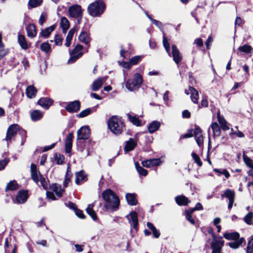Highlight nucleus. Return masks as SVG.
Segmentation results:
<instances>
[{"label": "nucleus", "mask_w": 253, "mask_h": 253, "mask_svg": "<svg viewBox=\"0 0 253 253\" xmlns=\"http://www.w3.org/2000/svg\"><path fill=\"white\" fill-rule=\"evenodd\" d=\"M102 196L105 202L103 206L104 211H116L120 205V200L118 196L110 189L104 190Z\"/></svg>", "instance_id": "f257e3e1"}, {"label": "nucleus", "mask_w": 253, "mask_h": 253, "mask_svg": "<svg viewBox=\"0 0 253 253\" xmlns=\"http://www.w3.org/2000/svg\"><path fill=\"white\" fill-rule=\"evenodd\" d=\"M108 126L111 131L115 135L121 134L125 128L124 123L116 116H112L108 120Z\"/></svg>", "instance_id": "f03ea898"}, {"label": "nucleus", "mask_w": 253, "mask_h": 253, "mask_svg": "<svg viewBox=\"0 0 253 253\" xmlns=\"http://www.w3.org/2000/svg\"><path fill=\"white\" fill-rule=\"evenodd\" d=\"M106 8L105 4L101 0L90 3L87 7L89 14L92 17H100Z\"/></svg>", "instance_id": "7ed1b4c3"}, {"label": "nucleus", "mask_w": 253, "mask_h": 253, "mask_svg": "<svg viewBox=\"0 0 253 253\" xmlns=\"http://www.w3.org/2000/svg\"><path fill=\"white\" fill-rule=\"evenodd\" d=\"M143 83L142 76L139 73L134 75L132 80H128L126 83V87L130 91L138 88Z\"/></svg>", "instance_id": "20e7f679"}, {"label": "nucleus", "mask_w": 253, "mask_h": 253, "mask_svg": "<svg viewBox=\"0 0 253 253\" xmlns=\"http://www.w3.org/2000/svg\"><path fill=\"white\" fill-rule=\"evenodd\" d=\"M90 136V129L88 126L81 127L77 131V140H85L89 138Z\"/></svg>", "instance_id": "39448f33"}, {"label": "nucleus", "mask_w": 253, "mask_h": 253, "mask_svg": "<svg viewBox=\"0 0 253 253\" xmlns=\"http://www.w3.org/2000/svg\"><path fill=\"white\" fill-rule=\"evenodd\" d=\"M69 13L70 16L73 18L83 17V11L82 7L79 5H74L69 8Z\"/></svg>", "instance_id": "423d86ee"}, {"label": "nucleus", "mask_w": 253, "mask_h": 253, "mask_svg": "<svg viewBox=\"0 0 253 253\" xmlns=\"http://www.w3.org/2000/svg\"><path fill=\"white\" fill-rule=\"evenodd\" d=\"M223 245L224 241L222 240V237L213 239L212 242L211 243L212 252L221 251Z\"/></svg>", "instance_id": "0eeeda50"}, {"label": "nucleus", "mask_w": 253, "mask_h": 253, "mask_svg": "<svg viewBox=\"0 0 253 253\" xmlns=\"http://www.w3.org/2000/svg\"><path fill=\"white\" fill-rule=\"evenodd\" d=\"M80 102L79 100H75L69 102L65 109L69 113H76L80 110Z\"/></svg>", "instance_id": "6e6552de"}, {"label": "nucleus", "mask_w": 253, "mask_h": 253, "mask_svg": "<svg viewBox=\"0 0 253 253\" xmlns=\"http://www.w3.org/2000/svg\"><path fill=\"white\" fill-rule=\"evenodd\" d=\"M28 198V194L27 191L22 190H20L17 193L15 201L17 204H23L27 201Z\"/></svg>", "instance_id": "1a4fd4ad"}, {"label": "nucleus", "mask_w": 253, "mask_h": 253, "mask_svg": "<svg viewBox=\"0 0 253 253\" xmlns=\"http://www.w3.org/2000/svg\"><path fill=\"white\" fill-rule=\"evenodd\" d=\"M171 49V56L173 57V60L178 65L182 60V56L175 45H172Z\"/></svg>", "instance_id": "9d476101"}, {"label": "nucleus", "mask_w": 253, "mask_h": 253, "mask_svg": "<svg viewBox=\"0 0 253 253\" xmlns=\"http://www.w3.org/2000/svg\"><path fill=\"white\" fill-rule=\"evenodd\" d=\"M126 217L129 220V222L131 221L133 224V228L137 230L138 229V215L136 212L131 211L129 215L126 216Z\"/></svg>", "instance_id": "9b49d317"}, {"label": "nucleus", "mask_w": 253, "mask_h": 253, "mask_svg": "<svg viewBox=\"0 0 253 253\" xmlns=\"http://www.w3.org/2000/svg\"><path fill=\"white\" fill-rule=\"evenodd\" d=\"M194 133L197 144L199 146H201L203 144V136L201 129L199 126H196Z\"/></svg>", "instance_id": "f8f14e48"}, {"label": "nucleus", "mask_w": 253, "mask_h": 253, "mask_svg": "<svg viewBox=\"0 0 253 253\" xmlns=\"http://www.w3.org/2000/svg\"><path fill=\"white\" fill-rule=\"evenodd\" d=\"M53 103V100L49 97L41 98L38 101V104L45 109H48Z\"/></svg>", "instance_id": "ddd939ff"}, {"label": "nucleus", "mask_w": 253, "mask_h": 253, "mask_svg": "<svg viewBox=\"0 0 253 253\" xmlns=\"http://www.w3.org/2000/svg\"><path fill=\"white\" fill-rule=\"evenodd\" d=\"M107 77H99L94 81L92 84L91 89L93 91H97L102 86L104 82L107 80Z\"/></svg>", "instance_id": "4468645a"}, {"label": "nucleus", "mask_w": 253, "mask_h": 253, "mask_svg": "<svg viewBox=\"0 0 253 253\" xmlns=\"http://www.w3.org/2000/svg\"><path fill=\"white\" fill-rule=\"evenodd\" d=\"M30 169L32 179L36 183L38 184L39 182L38 174H39V172H40L38 171L37 166L33 163L31 164Z\"/></svg>", "instance_id": "2eb2a0df"}, {"label": "nucleus", "mask_w": 253, "mask_h": 253, "mask_svg": "<svg viewBox=\"0 0 253 253\" xmlns=\"http://www.w3.org/2000/svg\"><path fill=\"white\" fill-rule=\"evenodd\" d=\"M74 137L73 133H69L65 140V151L67 153H70L72 150V142Z\"/></svg>", "instance_id": "dca6fc26"}, {"label": "nucleus", "mask_w": 253, "mask_h": 253, "mask_svg": "<svg viewBox=\"0 0 253 253\" xmlns=\"http://www.w3.org/2000/svg\"><path fill=\"white\" fill-rule=\"evenodd\" d=\"M175 201L176 204L180 206H187L190 201L184 195H179L175 197Z\"/></svg>", "instance_id": "f3484780"}, {"label": "nucleus", "mask_w": 253, "mask_h": 253, "mask_svg": "<svg viewBox=\"0 0 253 253\" xmlns=\"http://www.w3.org/2000/svg\"><path fill=\"white\" fill-rule=\"evenodd\" d=\"M222 198H226L229 201H235V193L231 189H227L223 194L221 195Z\"/></svg>", "instance_id": "a211bd4d"}, {"label": "nucleus", "mask_w": 253, "mask_h": 253, "mask_svg": "<svg viewBox=\"0 0 253 253\" xmlns=\"http://www.w3.org/2000/svg\"><path fill=\"white\" fill-rule=\"evenodd\" d=\"M161 126L160 122L157 121H152L148 126V129L149 133H153L157 130Z\"/></svg>", "instance_id": "6ab92c4d"}, {"label": "nucleus", "mask_w": 253, "mask_h": 253, "mask_svg": "<svg viewBox=\"0 0 253 253\" xmlns=\"http://www.w3.org/2000/svg\"><path fill=\"white\" fill-rule=\"evenodd\" d=\"M27 36L30 38H34L36 36L37 32L36 26L33 24H29L27 28Z\"/></svg>", "instance_id": "aec40b11"}, {"label": "nucleus", "mask_w": 253, "mask_h": 253, "mask_svg": "<svg viewBox=\"0 0 253 253\" xmlns=\"http://www.w3.org/2000/svg\"><path fill=\"white\" fill-rule=\"evenodd\" d=\"M126 198L128 205L134 206L137 204V201L135 194L127 193L126 195Z\"/></svg>", "instance_id": "412c9836"}, {"label": "nucleus", "mask_w": 253, "mask_h": 253, "mask_svg": "<svg viewBox=\"0 0 253 253\" xmlns=\"http://www.w3.org/2000/svg\"><path fill=\"white\" fill-rule=\"evenodd\" d=\"M189 90L191 94V99L192 101L195 104H197L199 98V95L198 91L192 86H189Z\"/></svg>", "instance_id": "4be33fe9"}, {"label": "nucleus", "mask_w": 253, "mask_h": 253, "mask_svg": "<svg viewBox=\"0 0 253 253\" xmlns=\"http://www.w3.org/2000/svg\"><path fill=\"white\" fill-rule=\"evenodd\" d=\"M136 145V143L134 139L132 138H129L128 141L126 142V145L124 148V150L126 152H129L134 149Z\"/></svg>", "instance_id": "5701e85b"}, {"label": "nucleus", "mask_w": 253, "mask_h": 253, "mask_svg": "<svg viewBox=\"0 0 253 253\" xmlns=\"http://www.w3.org/2000/svg\"><path fill=\"white\" fill-rule=\"evenodd\" d=\"M94 206V203L88 205L86 209V211L88 215L90 216L93 220H96L97 219V216L94 211L93 210V208Z\"/></svg>", "instance_id": "b1692460"}, {"label": "nucleus", "mask_w": 253, "mask_h": 253, "mask_svg": "<svg viewBox=\"0 0 253 253\" xmlns=\"http://www.w3.org/2000/svg\"><path fill=\"white\" fill-rule=\"evenodd\" d=\"M51 189L55 193L57 196L61 197L64 192V189L62 188L61 185L58 184H53L51 186Z\"/></svg>", "instance_id": "393cba45"}, {"label": "nucleus", "mask_w": 253, "mask_h": 253, "mask_svg": "<svg viewBox=\"0 0 253 253\" xmlns=\"http://www.w3.org/2000/svg\"><path fill=\"white\" fill-rule=\"evenodd\" d=\"M18 42L22 49L26 50L29 48L25 37L23 35L20 34L18 35Z\"/></svg>", "instance_id": "a878e982"}, {"label": "nucleus", "mask_w": 253, "mask_h": 253, "mask_svg": "<svg viewBox=\"0 0 253 253\" xmlns=\"http://www.w3.org/2000/svg\"><path fill=\"white\" fill-rule=\"evenodd\" d=\"M245 242L244 238H239L237 240H234L228 243V245L232 249H237L243 243Z\"/></svg>", "instance_id": "bb28decb"}, {"label": "nucleus", "mask_w": 253, "mask_h": 253, "mask_svg": "<svg viewBox=\"0 0 253 253\" xmlns=\"http://www.w3.org/2000/svg\"><path fill=\"white\" fill-rule=\"evenodd\" d=\"M55 26L52 25L47 27L44 29L42 30L40 35L45 38H46L49 36L52 32L55 29Z\"/></svg>", "instance_id": "cd10ccee"}, {"label": "nucleus", "mask_w": 253, "mask_h": 253, "mask_svg": "<svg viewBox=\"0 0 253 253\" xmlns=\"http://www.w3.org/2000/svg\"><path fill=\"white\" fill-rule=\"evenodd\" d=\"M96 111V107H92L91 108H87L81 111L78 115V118H82L90 115L93 112Z\"/></svg>", "instance_id": "c85d7f7f"}, {"label": "nucleus", "mask_w": 253, "mask_h": 253, "mask_svg": "<svg viewBox=\"0 0 253 253\" xmlns=\"http://www.w3.org/2000/svg\"><path fill=\"white\" fill-rule=\"evenodd\" d=\"M79 40L85 44H88L90 42V38L87 32L83 31L81 33L79 37Z\"/></svg>", "instance_id": "c756f323"}, {"label": "nucleus", "mask_w": 253, "mask_h": 253, "mask_svg": "<svg viewBox=\"0 0 253 253\" xmlns=\"http://www.w3.org/2000/svg\"><path fill=\"white\" fill-rule=\"evenodd\" d=\"M126 115L129 121L134 125L136 126H140L141 125L140 121L136 115L130 113H128Z\"/></svg>", "instance_id": "7c9ffc66"}, {"label": "nucleus", "mask_w": 253, "mask_h": 253, "mask_svg": "<svg viewBox=\"0 0 253 253\" xmlns=\"http://www.w3.org/2000/svg\"><path fill=\"white\" fill-rule=\"evenodd\" d=\"M223 236L227 240H231L234 241L239 238L240 234L236 232L231 233H225L223 235Z\"/></svg>", "instance_id": "2f4dec72"}, {"label": "nucleus", "mask_w": 253, "mask_h": 253, "mask_svg": "<svg viewBox=\"0 0 253 253\" xmlns=\"http://www.w3.org/2000/svg\"><path fill=\"white\" fill-rule=\"evenodd\" d=\"M42 113L38 110H34L31 114V119L34 121H37L42 118Z\"/></svg>", "instance_id": "473e14b6"}, {"label": "nucleus", "mask_w": 253, "mask_h": 253, "mask_svg": "<svg viewBox=\"0 0 253 253\" xmlns=\"http://www.w3.org/2000/svg\"><path fill=\"white\" fill-rule=\"evenodd\" d=\"M37 91V90L36 88L31 85L27 87L26 93L28 97L32 98L36 96Z\"/></svg>", "instance_id": "72a5a7b5"}, {"label": "nucleus", "mask_w": 253, "mask_h": 253, "mask_svg": "<svg viewBox=\"0 0 253 253\" xmlns=\"http://www.w3.org/2000/svg\"><path fill=\"white\" fill-rule=\"evenodd\" d=\"M75 182L77 184H79L80 182L82 180H84L86 177V175L83 170L77 172L75 174Z\"/></svg>", "instance_id": "f704fd0d"}, {"label": "nucleus", "mask_w": 253, "mask_h": 253, "mask_svg": "<svg viewBox=\"0 0 253 253\" xmlns=\"http://www.w3.org/2000/svg\"><path fill=\"white\" fill-rule=\"evenodd\" d=\"M211 128L212 130L213 135L214 137L218 136L220 135L221 133V130L217 123H213L211 125Z\"/></svg>", "instance_id": "c9c22d12"}, {"label": "nucleus", "mask_w": 253, "mask_h": 253, "mask_svg": "<svg viewBox=\"0 0 253 253\" xmlns=\"http://www.w3.org/2000/svg\"><path fill=\"white\" fill-rule=\"evenodd\" d=\"M75 29L74 28L71 29L68 32L67 37L66 38V42L65 45L68 47L71 44V42L72 40L74 34L75 33Z\"/></svg>", "instance_id": "e433bc0d"}, {"label": "nucleus", "mask_w": 253, "mask_h": 253, "mask_svg": "<svg viewBox=\"0 0 253 253\" xmlns=\"http://www.w3.org/2000/svg\"><path fill=\"white\" fill-rule=\"evenodd\" d=\"M72 176L71 169L69 166L68 167L67 171L65 177V180L63 182V185L64 187H67L69 182L70 181L71 178Z\"/></svg>", "instance_id": "4c0bfd02"}, {"label": "nucleus", "mask_w": 253, "mask_h": 253, "mask_svg": "<svg viewBox=\"0 0 253 253\" xmlns=\"http://www.w3.org/2000/svg\"><path fill=\"white\" fill-rule=\"evenodd\" d=\"M83 53L82 52H80L79 53L76 54H73V52L70 53V58L68 61V63L69 64H72L74 63L78 59L81 57L83 55Z\"/></svg>", "instance_id": "58836bf2"}, {"label": "nucleus", "mask_w": 253, "mask_h": 253, "mask_svg": "<svg viewBox=\"0 0 253 253\" xmlns=\"http://www.w3.org/2000/svg\"><path fill=\"white\" fill-rule=\"evenodd\" d=\"M2 157L4 159L0 160V170L3 169L9 162V159L7 157V155L6 153L3 154Z\"/></svg>", "instance_id": "ea45409f"}, {"label": "nucleus", "mask_w": 253, "mask_h": 253, "mask_svg": "<svg viewBox=\"0 0 253 253\" xmlns=\"http://www.w3.org/2000/svg\"><path fill=\"white\" fill-rule=\"evenodd\" d=\"M135 167L138 172V173L142 176H146L148 171L146 169H144L143 167H141L138 162H135Z\"/></svg>", "instance_id": "a19ab883"}, {"label": "nucleus", "mask_w": 253, "mask_h": 253, "mask_svg": "<svg viewBox=\"0 0 253 253\" xmlns=\"http://www.w3.org/2000/svg\"><path fill=\"white\" fill-rule=\"evenodd\" d=\"M18 127V125L16 124L11 125L8 128L7 133H8L9 134L15 136L17 133Z\"/></svg>", "instance_id": "79ce46f5"}, {"label": "nucleus", "mask_w": 253, "mask_h": 253, "mask_svg": "<svg viewBox=\"0 0 253 253\" xmlns=\"http://www.w3.org/2000/svg\"><path fill=\"white\" fill-rule=\"evenodd\" d=\"M18 188V184L15 180H12L8 182L5 188V190H14Z\"/></svg>", "instance_id": "37998d69"}, {"label": "nucleus", "mask_w": 253, "mask_h": 253, "mask_svg": "<svg viewBox=\"0 0 253 253\" xmlns=\"http://www.w3.org/2000/svg\"><path fill=\"white\" fill-rule=\"evenodd\" d=\"M252 49V47L247 44H245L243 46H240L238 48V50L246 53H251Z\"/></svg>", "instance_id": "c03bdc74"}, {"label": "nucleus", "mask_w": 253, "mask_h": 253, "mask_svg": "<svg viewBox=\"0 0 253 253\" xmlns=\"http://www.w3.org/2000/svg\"><path fill=\"white\" fill-rule=\"evenodd\" d=\"M40 48L42 51L46 53L51 51V45L47 42L42 43L40 45Z\"/></svg>", "instance_id": "a18cd8bd"}, {"label": "nucleus", "mask_w": 253, "mask_h": 253, "mask_svg": "<svg viewBox=\"0 0 253 253\" xmlns=\"http://www.w3.org/2000/svg\"><path fill=\"white\" fill-rule=\"evenodd\" d=\"M193 211L191 210H187L185 211V217L187 220H188L190 223H191L192 225L195 224V220L192 218V214L193 213Z\"/></svg>", "instance_id": "49530a36"}, {"label": "nucleus", "mask_w": 253, "mask_h": 253, "mask_svg": "<svg viewBox=\"0 0 253 253\" xmlns=\"http://www.w3.org/2000/svg\"><path fill=\"white\" fill-rule=\"evenodd\" d=\"M42 2V0H29L28 2L29 8H34L40 5Z\"/></svg>", "instance_id": "de8ad7c7"}, {"label": "nucleus", "mask_w": 253, "mask_h": 253, "mask_svg": "<svg viewBox=\"0 0 253 253\" xmlns=\"http://www.w3.org/2000/svg\"><path fill=\"white\" fill-rule=\"evenodd\" d=\"M253 218V212H250L244 217V221L248 225H252L253 224L252 219Z\"/></svg>", "instance_id": "09e8293b"}, {"label": "nucleus", "mask_w": 253, "mask_h": 253, "mask_svg": "<svg viewBox=\"0 0 253 253\" xmlns=\"http://www.w3.org/2000/svg\"><path fill=\"white\" fill-rule=\"evenodd\" d=\"M163 43L167 52L169 56H171V53H170L169 43L166 37L164 36H163Z\"/></svg>", "instance_id": "8fccbe9b"}, {"label": "nucleus", "mask_w": 253, "mask_h": 253, "mask_svg": "<svg viewBox=\"0 0 253 253\" xmlns=\"http://www.w3.org/2000/svg\"><path fill=\"white\" fill-rule=\"evenodd\" d=\"M191 156L195 163H196L199 167H201L202 166V162L199 156L194 152L192 153Z\"/></svg>", "instance_id": "3c124183"}, {"label": "nucleus", "mask_w": 253, "mask_h": 253, "mask_svg": "<svg viewBox=\"0 0 253 253\" xmlns=\"http://www.w3.org/2000/svg\"><path fill=\"white\" fill-rule=\"evenodd\" d=\"M247 253H253V237L248 243Z\"/></svg>", "instance_id": "603ef678"}, {"label": "nucleus", "mask_w": 253, "mask_h": 253, "mask_svg": "<svg viewBox=\"0 0 253 253\" xmlns=\"http://www.w3.org/2000/svg\"><path fill=\"white\" fill-rule=\"evenodd\" d=\"M213 171L214 172H215L219 173H220L221 174L224 175V176H225V177L226 178H228L229 177V176H230L229 173L225 169H223L221 170V169H213Z\"/></svg>", "instance_id": "864d4df0"}, {"label": "nucleus", "mask_w": 253, "mask_h": 253, "mask_svg": "<svg viewBox=\"0 0 253 253\" xmlns=\"http://www.w3.org/2000/svg\"><path fill=\"white\" fill-rule=\"evenodd\" d=\"M63 38L61 35H56L54 37L55 44L56 45L61 46L62 44Z\"/></svg>", "instance_id": "5fc2aeb1"}, {"label": "nucleus", "mask_w": 253, "mask_h": 253, "mask_svg": "<svg viewBox=\"0 0 253 253\" xmlns=\"http://www.w3.org/2000/svg\"><path fill=\"white\" fill-rule=\"evenodd\" d=\"M142 57L141 56H135L131 58L129 60V64L131 65H134L140 61Z\"/></svg>", "instance_id": "6e6d98bb"}, {"label": "nucleus", "mask_w": 253, "mask_h": 253, "mask_svg": "<svg viewBox=\"0 0 253 253\" xmlns=\"http://www.w3.org/2000/svg\"><path fill=\"white\" fill-rule=\"evenodd\" d=\"M60 25L61 27L66 28L70 27V23L67 18L65 17H62L61 18Z\"/></svg>", "instance_id": "4d7b16f0"}, {"label": "nucleus", "mask_w": 253, "mask_h": 253, "mask_svg": "<svg viewBox=\"0 0 253 253\" xmlns=\"http://www.w3.org/2000/svg\"><path fill=\"white\" fill-rule=\"evenodd\" d=\"M39 175L40 176V179H39V182H40L41 185L44 189H47V184L45 178L43 177L40 172H39Z\"/></svg>", "instance_id": "13d9d810"}, {"label": "nucleus", "mask_w": 253, "mask_h": 253, "mask_svg": "<svg viewBox=\"0 0 253 253\" xmlns=\"http://www.w3.org/2000/svg\"><path fill=\"white\" fill-rule=\"evenodd\" d=\"M151 167L160 165L162 161L160 158L150 159Z\"/></svg>", "instance_id": "bf43d9fd"}, {"label": "nucleus", "mask_w": 253, "mask_h": 253, "mask_svg": "<svg viewBox=\"0 0 253 253\" xmlns=\"http://www.w3.org/2000/svg\"><path fill=\"white\" fill-rule=\"evenodd\" d=\"M75 213L78 217L81 219H84L85 218V215L83 213V211L78 209V208L75 209Z\"/></svg>", "instance_id": "052dcab7"}, {"label": "nucleus", "mask_w": 253, "mask_h": 253, "mask_svg": "<svg viewBox=\"0 0 253 253\" xmlns=\"http://www.w3.org/2000/svg\"><path fill=\"white\" fill-rule=\"evenodd\" d=\"M83 46L81 44H77L75 47L73 49L72 52H73V54L78 53L82 50Z\"/></svg>", "instance_id": "680f3d73"}, {"label": "nucleus", "mask_w": 253, "mask_h": 253, "mask_svg": "<svg viewBox=\"0 0 253 253\" xmlns=\"http://www.w3.org/2000/svg\"><path fill=\"white\" fill-rule=\"evenodd\" d=\"M20 133L21 135V145L22 146L24 145L26 140V132L24 130H22L21 131Z\"/></svg>", "instance_id": "e2e57ef3"}, {"label": "nucleus", "mask_w": 253, "mask_h": 253, "mask_svg": "<svg viewBox=\"0 0 253 253\" xmlns=\"http://www.w3.org/2000/svg\"><path fill=\"white\" fill-rule=\"evenodd\" d=\"M203 209V208L202 204L200 203H198L194 208L190 209L189 210L194 212L196 211L202 210Z\"/></svg>", "instance_id": "0e129e2a"}, {"label": "nucleus", "mask_w": 253, "mask_h": 253, "mask_svg": "<svg viewBox=\"0 0 253 253\" xmlns=\"http://www.w3.org/2000/svg\"><path fill=\"white\" fill-rule=\"evenodd\" d=\"M46 19V14L44 13H42L40 16V18L39 20V24L41 25H42L43 23L45 21Z\"/></svg>", "instance_id": "69168bd1"}, {"label": "nucleus", "mask_w": 253, "mask_h": 253, "mask_svg": "<svg viewBox=\"0 0 253 253\" xmlns=\"http://www.w3.org/2000/svg\"><path fill=\"white\" fill-rule=\"evenodd\" d=\"M77 149L79 151L83 152L84 150V147L83 146L82 142L81 141L77 140Z\"/></svg>", "instance_id": "338daca9"}, {"label": "nucleus", "mask_w": 253, "mask_h": 253, "mask_svg": "<svg viewBox=\"0 0 253 253\" xmlns=\"http://www.w3.org/2000/svg\"><path fill=\"white\" fill-rule=\"evenodd\" d=\"M67 207H68L70 209L75 211V209H77L76 205L73 202H69L67 204H66Z\"/></svg>", "instance_id": "774afa93"}]
</instances>
